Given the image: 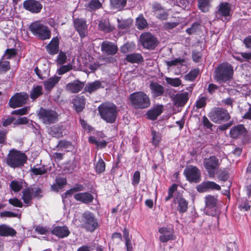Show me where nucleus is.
Segmentation results:
<instances>
[{"label": "nucleus", "instance_id": "1", "mask_svg": "<svg viewBox=\"0 0 251 251\" xmlns=\"http://www.w3.org/2000/svg\"><path fill=\"white\" fill-rule=\"evenodd\" d=\"M233 67L228 62L219 64L215 69L214 79L219 83H226L233 78Z\"/></svg>", "mask_w": 251, "mask_h": 251}, {"label": "nucleus", "instance_id": "2", "mask_svg": "<svg viewBox=\"0 0 251 251\" xmlns=\"http://www.w3.org/2000/svg\"><path fill=\"white\" fill-rule=\"evenodd\" d=\"M128 99L131 105L136 109H146L151 105L149 96L143 91L135 92L130 94Z\"/></svg>", "mask_w": 251, "mask_h": 251}, {"label": "nucleus", "instance_id": "3", "mask_svg": "<svg viewBox=\"0 0 251 251\" xmlns=\"http://www.w3.org/2000/svg\"><path fill=\"white\" fill-rule=\"evenodd\" d=\"M27 160L26 154L15 149L11 150L6 158V164L12 168L23 166Z\"/></svg>", "mask_w": 251, "mask_h": 251}, {"label": "nucleus", "instance_id": "4", "mask_svg": "<svg viewBox=\"0 0 251 251\" xmlns=\"http://www.w3.org/2000/svg\"><path fill=\"white\" fill-rule=\"evenodd\" d=\"M101 118L108 123H114L118 113L117 106L113 103L102 104L98 107Z\"/></svg>", "mask_w": 251, "mask_h": 251}, {"label": "nucleus", "instance_id": "5", "mask_svg": "<svg viewBox=\"0 0 251 251\" xmlns=\"http://www.w3.org/2000/svg\"><path fill=\"white\" fill-rule=\"evenodd\" d=\"M80 223L81 227L90 232H93L100 226L95 215L89 211H86L82 214Z\"/></svg>", "mask_w": 251, "mask_h": 251}, {"label": "nucleus", "instance_id": "6", "mask_svg": "<svg viewBox=\"0 0 251 251\" xmlns=\"http://www.w3.org/2000/svg\"><path fill=\"white\" fill-rule=\"evenodd\" d=\"M28 28L33 35L42 40L49 39L51 37V32L48 27L39 21L32 23Z\"/></svg>", "mask_w": 251, "mask_h": 251}, {"label": "nucleus", "instance_id": "7", "mask_svg": "<svg viewBox=\"0 0 251 251\" xmlns=\"http://www.w3.org/2000/svg\"><path fill=\"white\" fill-rule=\"evenodd\" d=\"M208 117L215 124L226 122L231 118L227 109L218 107L212 108L208 114Z\"/></svg>", "mask_w": 251, "mask_h": 251}, {"label": "nucleus", "instance_id": "8", "mask_svg": "<svg viewBox=\"0 0 251 251\" xmlns=\"http://www.w3.org/2000/svg\"><path fill=\"white\" fill-rule=\"evenodd\" d=\"M39 119L45 125L55 123L58 121V114L56 111L51 109L41 107L38 113Z\"/></svg>", "mask_w": 251, "mask_h": 251}, {"label": "nucleus", "instance_id": "9", "mask_svg": "<svg viewBox=\"0 0 251 251\" xmlns=\"http://www.w3.org/2000/svg\"><path fill=\"white\" fill-rule=\"evenodd\" d=\"M203 165L209 176L213 177L220 165L219 159L214 155L205 158L203 160Z\"/></svg>", "mask_w": 251, "mask_h": 251}, {"label": "nucleus", "instance_id": "10", "mask_svg": "<svg viewBox=\"0 0 251 251\" xmlns=\"http://www.w3.org/2000/svg\"><path fill=\"white\" fill-rule=\"evenodd\" d=\"M28 97L26 92L17 93L10 98L9 105L12 108L22 107L27 103Z\"/></svg>", "mask_w": 251, "mask_h": 251}, {"label": "nucleus", "instance_id": "11", "mask_svg": "<svg viewBox=\"0 0 251 251\" xmlns=\"http://www.w3.org/2000/svg\"><path fill=\"white\" fill-rule=\"evenodd\" d=\"M140 40L142 46L148 50L154 49L158 44L157 38L150 32L142 33L140 36Z\"/></svg>", "mask_w": 251, "mask_h": 251}, {"label": "nucleus", "instance_id": "12", "mask_svg": "<svg viewBox=\"0 0 251 251\" xmlns=\"http://www.w3.org/2000/svg\"><path fill=\"white\" fill-rule=\"evenodd\" d=\"M183 174L186 180L190 182L198 183L200 181L201 172L199 169L194 166H189L186 167Z\"/></svg>", "mask_w": 251, "mask_h": 251}, {"label": "nucleus", "instance_id": "13", "mask_svg": "<svg viewBox=\"0 0 251 251\" xmlns=\"http://www.w3.org/2000/svg\"><path fill=\"white\" fill-rule=\"evenodd\" d=\"M73 24L75 29L78 32L81 39L87 36L88 25L85 19L79 18L74 19Z\"/></svg>", "mask_w": 251, "mask_h": 251}, {"label": "nucleus", "instance_id": "14", "mask_svg": "<svg viewBox=\"0 0 251 251\" xmlns=\"http://www.w3.org/2000/svg\"><path fill=\"white\" fill-rule=\"evenodd\" d=\"M50 233L59 239H63L68 237L71 232L67 226H60L54 225L51 227Z\"/></svg>", "mask_w": 251, "mask_h": 251}, {"label": "nucleus", "instance_id": "15", "mask_svg": "<svg viewBox=\"0 0 251 251\" xmlns=\"http://www.w3.org/2000/svg\"><path fill=\"white\" fill-rule=\"evenodd\" d=\"M23 7L32 13H39L41 12L43 5L36 0H25L23 2Z\"/></svg>", "mask_w": 251, "mask_h": 251}, {"label": "nucleus", "instance_id": "16", "mask_svg": "<svg viewBox=\"0 0 251 251\" xmlns=\"http://www.w3.org/2000/svg\"><path fill=\"white\" fill-rule=\"evenodd\" d=\"M248 130L243 124H238L231 127L229 131V136L232 139H236L241 136H245Z\"/></svg>", "mask_w": 251, "mask_h": 251}, {"label": "nucleus", "instance_id": "17", "mask_svg": "<svg viewBox=\"0 0 251 251\" xmlns=\"http://www.w3.org/2000/svg\"><path fill=\"white\" fill-rule=\"evenodd\" d=\"M159 232L162 235L159 236V240L162 243H166L170 240H174L176 239L173 231L166 227L159 228Z\"/></svg>", "mask_w": 251, "mask_h": 251}, {"label": "nucleus", "instance_id": "18", "mask_svg": "<svg viewBox=\"0 0 251 251\" xmlns=\"http://www.w3.org/2000/svg\"><path fill=\"white\" fill-rule=\"evenodd\" d=\"M84 86V82L75 79L66 85V90L72 93H77L83 89Z\"/></svg>", "mask_w": 251, "mask_h": 251}, {"label": "nucleus", "instance_id": "19", "mask_svg": "<svg viewBox=\"0 0 251 251\" xmlns=\"http://www.w3.org/2000/svg\"><path fill=\"white\" fill-rule=\"evenodd\" d=\"M118 50L117 46L109 41H103L101 45L102 52L107 55H115Z\"/></svg>", "mask_w": 251, "mask_h": 251}, {"label": "nucleus", "instance_id": "20", "mask_svg": "<svg viewBox=\"0 0 251 251\" xmlns=\"http://www.w3.org/2000/svg\"><path fill=\"white\" fill-rule=\"evenodd\" d=\"M197 191L200 193L206 192L208 190H220L221 187L214 181H205L203 182L197 187Z\"/></svg>", "mask_w": 251, "mask_h": 251}, {"label": "nucleus", "instance_id": "21", "mask_svg": "<svg viewBox=\"0 0 251 251\" xmlns=\"http://www.w3.org/2000/svg\"><path fill=\"white\" fill-rule=\"evenodd\" d=\"M74 199L84 204H89L93 202V196L88 192L77 193L74 195Z\"/></svg>", "mask_w": 251, "mask_h": 251}, {"label": "nucleus", "instance_id": "22", "mask_svg": "<svg viewBox=\"0 0 251 251\" xmlns=\"http://www.w3.org/2000/svg\"><path fill=\"white\" fill-rule=\"evenodd\" d=\"M149 88L151 90L152 96L157 98L163 95L165 89L164 87L157 82L151 81L150 83Z\"/></svg>", "mask_w": 251, "mask_h": 251}, {"label": "nucleus", "instance_id": "23", "mask_svg": "<svg viewBox=\"0 0 251 251\" xmlns=\"http://www.w3.org/2000/svg\"><path fill=\"white\" fill-rule=\"evenodd\" d=\"M46 50L49 54L55 55L59 50V40L57 37H53L46 46Z\"/></svg>", "mask_w": 251, "mask_h": 251}, {"label": "nucleus", "instance_id": "24", "mask_svg": "<svg viewBox=\"0 0 251 251\" xmlns=\"http://www.w3.org/2000/svg\"><path fill=\"white\" fill-rule=\"evenodd\" d=\"M75 110L77 113L81 112L85 108V99L83 96L78 95L73 99Z\"/></svg>", "mask_w": 251, "mask_h": 251}, {"label": "nucleus", "instance_id": "25", "mask_svg": "<svg viewBox=\"0 0 251 251\" xmlns=\"http://www.w3.org/2000/svg\"><path fill=\"white\" fill-rule=\"evenodd\" d=\"M163 106L162 105H157L156 106L149 110L147 113V119L154 121L163 112Z\"/></svg>", "mask_w": 251, "mask_h": 251}, {"label": "nucleus", "instance_id": "26", "mask_svg": "<svg viewBox=\"0 0 251 251\" xmlns=\"http://www.w3.org/2000/svg\"><path fill=\"white\" fill-rule=\"evenodd\" d=\"M17 232L15 229L6 224L0 225V236L14 237Z\"/></svg>", "mask_w": 251, "mask_h": 251}, {"label": "nucleus", "instance_id": "27", "mask_svg": "<svg viewBox=\"0 0 251 251\" xmlns=\"http://www.w3.org/2000/svg\"><path fill=\"white\" fill-rule=\"evenodd\" d=\"M33 193V188L31 185L23 189L22 199L25 203L29 205L31 204L32 200L34 198Z\"/></svg>", "mask_w": 251, "mask_h": 251}, {"label": "nucleus", "instance_id": "28", "mask_svg": "<svg viewBox=\"0 0 251 251\" xmlns=\"http://www.w3.org/2000/svg\"><path fill=\"white\" fill-rule=\"evenodd\" d=\"M174 202L177 204V210L179 213H184L187 211L188 202L184 198H176Z\"/></svg>", "mask_w": 251, "mask_h": 251}, {"label": "nucleus", "instance_id": "29", "mask_svg": "<svg viewBox=\"0 0 251 251\" xmlns=\"http://www.w3.org/2000/svg\"><path fill=\"white\" fill-rule=\"evenodd\" d=\"M103 88L101 82L98 80L92 82L88 83L84 88V92L89 93L90 94L97 91L100 88Z\"/></svg>", "mask_w": 251, "mask_h": 251}, {"label": "nucleus", "instance_id": "30", "mask_svg": "<svg viewBox=\"0 0 251 251\" xmlns=\"http://www.w3.org/2000/svg\"><path fill=\"white\" fill-rule=\"evenodd\" d=\"M60 77L54 75L44 82L45 89L48 92H50L55 86L59 82Z\"/></svg>", "mask_w": 251, "mask_h": 251}, {"label": "nucleus", "instance_id": "31", "mask_svg": "<svg viewBox=\"0 0 251 251\" xmlns=\"http://www.w3.org/2000/svg\"><path fill=\"white\" fill-rule=\"evenodd\" d=\"M189 100V93L185 92L184 93L177 94L175 98V102L176 105L178 106H183Z\"/></svg>", "mask_w": 251, "mask_h": 251}, {"label": "nucleus", "instance_id": "32", "mask_svg": "<svg viewBox=\"0 0 251 251\" xmlns=\"http://www.w3.org/2000/svg\"><path fill=\"white\" fill-rule=\"evenodd\" d=\"M125 60L132 64H140L144 61V58L141 54L133 53L126 55Z\"/></svg>", "mask_w": 251, "mask_h": 251}, {"label": "nucleus", "instance_id": "33", "mask_svg": "<svg viewBox=\"0 0 251 251\" xmlns=\"http://www.w3.org/2000/svg\"><path fill=\"white\" fill-rule=\"evenodd\" d=\"M63 126H53L49 129V134L53 137L57 138L63 136Z\"/></svg>", "mask_w": 251, "mask_h": 251}, {"label": "nucleus", "instance_id": "34", "mask_svg": "<svg viewBox=\"0 0 251 251\" xmlns=\"http://www.w3.org/2000/svg\"><path fill=\"white\" fill-rule=\"evenodd\" d=\"M205 203L207 208L216 209L218 203L217 196L208 195L205 197Z\"/></svg>", "mask_w": 251, "mask_h": 251}, {"label": "nucleus", "instance_id": "35", "mask_svg": "<svg viewBox=\"0 0 251 251\" xmlns=\"http://www.w3.org/2000/svg\"><path fill=\"white\" fill-rule=\"evenodd\" d=\"M85 187L83 184L76 183L74 187L67 190L62 196V199H66L68 196H71L73 194L77 192L84 190Z\"/></svg>", "mask_w": 251, "mask_h": 251}, {"label": "nucleus", "instance_id": "36", "mask_svg": "<svg viewBox=\"0 0 251 251\" xmlns=\"http://www.w3.org/2000/svg\"><path fill=\"white\" fill-rule=\"evenodd\" d=\"M43 94V87L41 85L33 86L29 93V97L32 101L35 100Z\"/></svg>", "mask_w": 251, "mask_h": 251}, {"label": "nucleus", "instance_id": "37", "mask_svg": "<svg viewBox=\"0 0 251 251\" xmlns=\"http://www.w3.org/2000/svg\"><path fill=\"white\" fill-rule=\"evenodd\" d=\"M230 10L228 2H222L219 5L218 13L221 16L226 17L230 15Z\"/></svg>", "mask_w": 251, "mask_h": 251}, {"label": "nucleus", "instance_id": "38", "mask_svg": "<svg viewBox=\"0 0 251 251\" xmlns=\"http://www.w3.org/2000/svg\"><path fill=\"white\" fill-rule=\"evenodd\" d=\"M110 2L113 9L121 11L126 6L127 0H110Z\"/></svg>", "mask_w": 251, "mask_h": 251}, {"label": "nucleus", "instance_id": "39", "mask_svg": "<svg viewBox=\"0 0 251 251\" xmlns=\"http://www.w3.org/2000/svg\"><path fill=\"white\" fill-rule=\"evenodd\" d=\"M251 207V201L246 198H242L239 201L238 208L240 211H248Z\"/></svg>", "mask_w": 251, "mask_h": 251}, {"label": "nucleus", "instance_id": "40", "mask_svg": "<svg viewBox=\"0 0 251 251\" xmlns=\"http://www.w3.org/2000/svg\"><path fill=\"white\" fill-rule=\"evenodd\" d=\"M136 26L139 29H144L148 26L147 20L144 17L143 14H140L136 19Z\"/></svg>", "mask_w": 251, "mask_h": 251}, {"label": "nucleus", "instance_id": "41", "mask_svg": "<svg viewBox=\"0 0 251 251\" xmlns=\"http://www.w3.org/2000/svg\"><path fill=\"white\" fill-rule=\"evenodd\" d=\"M99 27L100 30L109 33L113 30V28L110 25L109 22L105 19L100 21Z\"/></svg>", "mask_w": 251, "mask_h": 251}, {"label": "nucleus", "instance_id": "42", "mask_svg": "<svg viewBox=\"0 0 251 251\" xmlns=\"http://www.w3.org/2000/svg\"><path fill=\"white\" fill-rule=\"evenodd\" d=\"M211 0H198V6L202 12H206L209 10Z\"/></svg>", "mask_w": 251, "mask_h": 251}, {"label": "nucleus", "instance_id": "43", "mask_svg": "<svg viewBox=\"0 0 251 251\" xmlns=\"http://www.w3.org/2000/svg\"><path fill=\"white\" fill-rule=\"evenodd\" d=\"M200 69L198 68L192 69L185 75V79L186 80L193 81L198 77Z\"/></svg>", "mask_w": 251, "mask_h": 251}, {"label": "nucleus", "instance_id": "44", "mask_svg": "<svg viewBox=\"0 0 251 251\" xmlns=\"http://www.w3.org/2000/svg\"><path fill=\"white\" fill-rule=\"evenodd\" d=\"M96 173L97 174H101L105 171V163L101 158H99L95 167Z\"/></svg>", "mask_w": 251, "mask_h": 251}, {"label": "nucleus", "instance_id": "45", "mask_svg": "<svg viewBox=\"0 0 251 251\" xmlns=\"http://www.w3.org/2000/svg\"><path fill=\"white\" fill-rule=\"evenodd\" d=\"M102 7V4L100 0H91L88 4V8L93 11L99 9Z\"/></svg>", "mask_w": 251, "mask_h": 251}, {"label": "nucleus", "instance_id": "46", "mask_svg": "<svg viewBox=\"0 0 251 251\" xmlns=\"http://www.w3.org/2000/svg\"><path fill=\"white\" fill-rule=\"evenodd\" d=\"M165 80L169 85L173 87H178L181 84V80L178 77L171 78L166 77Z\"/></svg>", "mask_w": 251, "mask_h": 251}, {"label": "nucleus", "instance_id": "47", "mask_svg": "<svg viewBox=\"0 0 251 251\" xmlns=\"http://www.w3.org/2000/svg\"><path fill=\"white\" fill-rule=\"evenodd\" d=\"M34 72L38 78L43 80L49 76V73L45 70H41L36 66L34 69Z\"/></svg>", "mask_w": 251, "mask_h": 251}, {"label": "nucleus", "instance_id": "48", "mask_svg": "<svg viewBox=\"0 0 251 251\" xmlns=\"http://www.w3.org/2000/svg\"><path fill=\"white\" fill-rule=\"evenodd\" d=\"M22 187V183L17 180H12L10 184V189L14 192H19Z\"/></svg>", "mask_w": 251, "mask_h": 251}, {"label": "nucleus", "instance_id": "49", "mask_svg": "<svg viewBox=\"0 0 251 251\" xmlns=\"http://www.w3.org/2000/svg\"><path fill=\"white\" fill-rule=\"evenodd\" d=\"M229 177V173L226 169L220 171L218 175V178L219 180L223 181H226L227 180Z\"/></svg>", "mask_w": 251, "mask_h": 251}, {"label": "nucleus", "instance_id": "50", "mask_svg": "<svg viewBox=\"0 0 251 251\" xmlns=\"http://www.w3.org/2000/svg\"><path fill=\"white\" fill-rule=\"evenodd\" d=\"M30 172L35 176L42 175L47 172V170L44 167L36 168L33 167L30 169Z\"/></svg>", "mask_w": 251, "mask_h": 251}, {"label": "nucleus", "instance_id": "51", "mask_svg": "<svg viewBox=\"0 0 251 251\" xmlns=\"http://www.w3.org/2000/svg\"><path fill=\"white\" fill-rule=\"evenodd\" d=\"M29 109L30 107L29 106H25L21 109L13 110L11 113L16 115H25L28 114Z\"/></svg>", "mask_w": 251, "mask_h": 251}, {"label": "nucleus", "instance_id": "52", "mask_svg": "<svg viewBox=\"0 0 251 251\" xmlns=\"http://www.w3.org/2000/svg\"><path fill=\"white\" fill-rule=\"evenodd\" d=\"M151 135L152 144L155 146H157L161 140V135L157 133L155 130H152Z\"/></svg>", "mask_w": 251, "mask_h": 251}, {"label": "nucleus", "instance_id": "53", "mask_svg": "<svg viewBox=\"0 0 251 251\" xmlns=\"http://www.w3.org/2000/svg\"><path fill=\"white\" fill-rule=\"evenodd\" d=\"M207 98L202 97L199 98L195 103V106L198 109H201L205 107L206 105Z\"/></svg>", "mask_w": 251, "mask_h": 251}, {"label": "nucleus", "instance_id": "54", "mask_svg": "<svg viewBox=\"0 0 251 251\" xmlns=\"http://www.w3.org/2000/svg\"><path fill=\"white\" fill-rule=\"evenodd\" d=\"M10 68V63L8 61H0V73H4Z\"/></svg>", "mask_w": 251, "mask_h": 251}, {"label": "nucleus", "instance_id": "55", "mask_svg": "<svg viewBox=\"0 0 251 251\" xmlns=\"http://www.w3.org/2000/svg\"><path fill=\"white\" fill-rule=\"evenodd\" d=\"M118 27L119 29H125L128 28L131 23L128 20H120L119 19L117 20Z\"/></svg>", "mask_w": 251, "mask_h": 251}, {"label": "nucleus", "instance_id": "56", "mask_svg": "<svg viewBox=\"0 0 251 251\" xmlns=\"http://www.w3.org/2000/svg\"><path fill=\"white\" fill-rule=\"evenodd\" d=\"M67 59V57L66 53L62 51H60L57 56V63L59 64L62 65L66 62Z\"/></svg>", "mask_w": 251, "mask_h": 251}, {"label": "nucleus", "instance_id": "57", "mask_svg": "<svg viewBox=\"0 0 251 251\" xmlns=\"http://www.w3.org/2000/svg\"><path fill=\"white\" fill-rule=\"evenodd\" d=\"M17 54V50L16 49H7L5 52V56L6 58L10 59L11 58L15 57Z\"/></svg>", "mask_w": 251, "mask_h": 251}, {"label": "nucleus", "instance_id": "58", "mask_svg": "<svg viewBox=\"0 0 251 251\" xmlns=\"http://www.w3.org/2000/svg\"><path fill=\"white\" fill-rule=\"evenodd\" d=\"M200 24L198 23L195 22L192 24L191 26L189 28L186 29L185 31L189 35H191L193 33L196 32Z\"/></svg>", "mask_w": 251, "mask_h": 251}, {"label": "nucleus", "instance_id": "59", "mask_svg": "<svg viewBox=\"0 0 251 251\" xmlns=\"http://www.w3.org/2000/svg\"><path fill=\"white\" fill-rule=\"evenodd\" d=\"M8 202L9 204L15 207L22 208L23 206L22 202L17 198L10 199Z\"/></svg>", "mask_w": 251, "mask_h": 251}, {"label": "nucleus", "instance_id": "60", "mask_svg": "<svg viewBox=\"0 0 251 251\" xmlns=\"http://www.w3.org/2000/svg\"><path fill=\"white\" fill-rule=\"evenodd\" d=\"M201 122L204 127L207 129H210L211 131L212 130L213 124L209 121L208 119L205 116H203L202 117Z\"/></svg>", "mask_w": 251, "mask_h": 251}, {"label": "nucleus", "instance_id": "61", "mask_svg": "<svg viewBox=\"0 0 251 251\" xmlns=\"http://www.w3.org/2000/svg\"><path fill=\"white\" fill-rule=\"evenodd\" d=\"M140 181V173L139 171H136L132 179V184L134 186L137 185Z\"/></svg>", "mask_w": 251, "mask_h": 251}, {"label": "nucleus", "instance_id": "62", "mask_svg": "<svg viewBox=\"0 0 251 251\" xmlns=\"http://www.w3.org/2000/svg\"><path fill=\"white\" fill-rule=\"evenodd\" d=\"M184 62L185 60L184 59L176 58L175 59L171 61H166V64L168 67H172L173 66H176L178 64H181Z\"/></svg>", "mask_w": 251, "mask_h": 251}, {"label": "nucleus", "instance_id": "63", "mask_svg": "<svg viewBox=\"0 0 251 251\" xmlns=\"http://www.w3.org/2000/svg\"><path fill=\"white\" fill-rule=\"evenodd\" d=\"M72 69V66L70 64L62 65L58 70V74L62 75Z\"/></svg>", "mask_w": 251, "mask_h": 251}, {"label": "nucleus", "instance_id": "64", "mask_svg": "<svg viewBox=\"0 0 251 251\" xmlns=\"http://www.w3.org/2000/svg\"><path fill=\"white\" fill-rule=\"evenodd\" d=\"M55 183L58 185L59 188H61L62 189L64 186L66 185L67 179L66 178L59 177L56 178Z\"/></svg>", "mask_w": 251, "mask_h": 251}]
</instances>
